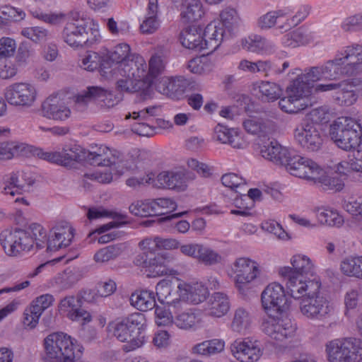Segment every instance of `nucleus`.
I'll use <instances>...</instances> for the list:
<instances>
[{
  "label": "nucleus",
  "instance_id": "nucleus-1",
  "mask_svg": "<svg viewBox=\"0 0 362 362\" xmlns=\"http://www.w3.org/2000/svg\"><path fill=\"white\" fill-rule=\"evenodd\" d=\"M362 74V44L352 43L339 49L332 59L310 69L313 80H339Z\"/></svg>",
  "mask_w": 362,
  "mask_h": 362
},
{
  "label": "nucleus",
  "instance_id": "nucleus-2",
  "mask_svg": "<svg viewBox=\"0 0 362 362\" xmlns=\"http://www.w3.org/2000/svg\"><path fill=\"white\" fill-rule=\"evenodd\" d=\"M321 282L313 281L304 287L292 288L291 296L300 299V313L308 319L322 321L329 317L332 310L329 301L321 291Z\"/></svg>",
  "mask_w": 362,
  "mask_h": 362
},
{
  "label": "nucleus",
  "instance_id": "nucleus-3",
  "mask_svg": "<svg viewBox=\"0 0 362 362\" xmlns=\"http://www.w3.org/2000/svg\"><path fill=\"white\" fill-rule=\"evenodd\" d=\"M292 267H284L279 269V274L286 281L288 292L292 288L304 287L313 281L321 282L317 275L314 264L306 255H296L291 259Z\"/></svg>",
  "mask_w": 362,
  "mask_h": 362
},
{
  "label": "nucleus",
  "instance_id": "nucleus-4",
  "mask_svg": "<svg viewBox=\"0 0 362 362\" xmlns=\"http://www.w3.org/2000/svg\"><path fill=\"white\" fill-rule=\"evenodd\" d=\"M62 38L71 47H90L98 43L100 35L93 20L81 18L66 23Z\"/></svg>",
  "mask_w": 362,
  "mask_h": 362
},
{
  "label": "nucleus",
  "instance_id": "nucleus-5",
  "mask_svg": "<svg viewBox=\"0 0 362 362\" xmlns=\"http://www.w3.org/2000/svg\"><path fill=\"white\" fill-rule=\"evenodd\" d=\"M331 139L341 149L352 151L361 143L362 129L358 122L350 117H339L330 125Z\"/></svg>",
  "mask_w": 362,
  "mask_h": 362
},
{
  "label": "nucleus",
  "instance_id": "nucleus-6",
  "mask_svg": "<svg viewBox=\"0 0 362 362\" xmlns=\"http://www.w3.org/2000/svg\"><path fill=\"white\" fill-rule=\"evenodd\" d=\"M329 362L362 361V340L356 337H345L332 340L326 344Z\"/></svg>",
  "mask_w": 362,
  "mask_h": 362
},
{
  "label": "nucleus",
  "instance_id": "nucleus-7",
  "mask_svg": "<svg viewBox=\"0 0 362 362\" xmlns=\"http://www.w3.org/2000/svg\"><path fill=\"white\" fill-rule=\"evenodd\" d=\"M0 243L9 256H16L21 251L34 248V240L25 229L18 228L6 229L0 234Z\"/></svg>",
  "mask_w": 362,
  "mask_h": 362
},
{
  "label": "nucleus",
  "instance_id": "nucleus-8",
  "mask_svg": "<svg viewBox=\"0 0 362 362\" xmlns=\"http://www.w3.org/2000/svg\"><path fill=\"white\" fill-rule=\"evenodd\" d=\"M262 306L267 315H282L289 308L284 288L279 283L266 286L261 294Z\"/></svg>",
  "mask_w": 362,
  "mask_h": 362
},
{
  "label": "nucleus",
  "instance_id": "nucleus-9",
  "mask_svg": "<svg viewBox=\"0 0 362 362\" xmlns=\"http://www.w3.org/2000/svg\"><path fill=\"white\" fill-rule=\"evenodd\" d=\"M90 101L102 110H110L118 105L120 99L112 91L100 86H88L76 98V104L83 107Z\"/></svg>",
  "mask_w": 362,
  "mask_h": 362
},
{
  "label": "nucleus",
  "instance_id": "nucleus-10",
  "mask_svg": "<svg viewBox=\"0 0 362 362\" xmlns=\"http://www.w3.org/2000/svg\"><path fill=\"white\" fill-rule=\"evenodd\" d=\"M261 329L272 339L281 342L293 335L296 327L289 318L273 315L262 319Z\"/></svg>",
  "mask_w": 362,
  "mask_h": 362
},
{
  "label": "nucleus",
  "instance_id": "nucleus-11",
  "mask_svg": "<svg viewBox=\"0 0 362 362\" xmlns=\"http://www.w3.org/2000/svg\"><path fill=\"white\" fill-rule=\"evenodd\" d=\"M296 142L310 152L320 150L323 139L315 124L304 120L296 126L293 132Z\"/></svg>",
  "mask_w": 362,
  "mask_h": 362
},
{
  "label": "nucleus",
  "instance_id": "nucleus-12",
  "mask_svg": "<svg viewBox=\"0 0 362 362\" xmlns=\"http://www.w3.org/2000/svg\"><path fill=\"white\" fill-rule=\"evenodd\" d=\"M231 269L235 274L236 287L240 291L261 274L259 263L246 257L237 258L233 263Z\"/></svg>",
  "mask_w": 362,
  "mask_h": 362
},
{
  "label": "nucleus",
  "instance_id": "nucleus-13",
  "mask_svg": "<svg viewBox=\"0 0 362 362\" xmlns=\"http://www.w3.org/2000/svg\"><path fill=\"white\" fill-rule=\"evenodd\" d=\"M277 155L276 165L285 166L286 170L293 176L301 178L305 175V169L308 168L307 162L310 159L297 154L294 151L289 150L277 142Z\"/></svg>",
  "mask_w": 362,
  "mask_h": 362
},
{
  "label": "nucleus",
  "instance_id": "nucleus-14",
  "mask_svg": "<svg viewBox=\"0 0 362 362\" xmlns=\"http://www.w3.org/2000/svg\"><path fill=\"white\" fill-rule=\"evenodd\" d=\"M37 90L28 83H15L6 88V101L15 107H31L36 100Z\"/></svg>",
  "mask_w": 362,
  "mask_h": 362
},
{
  "label": "nucleus",
  "instance_id": "nucleus-15",
  "mask_svg": "<svg viewBox=\"0 0 362 362\" xmlns=\"http://www.w3.org/2000/svg\"><path fill=\"white\" fill-rule=\"evenodd\" d=\"M74 236V229L66 221H60L50 230L47 240V250L49 252L59 250L70 245Z\"/></svg>",
  "mask_w": 362,
  "mask_h": 362
},
{
  "label": "nucleus",
  "instance_id": "nucleus-16",
  "mask_svg": "<svg viewBox=\"0 0 362 362\" xmlns=\"http://www.w3.org/2000/svg\"><path fill=\"white\" fill-rule=\"evenodd\" d=\"M233 356L241 362L257 361L262 354L259 342L250 338L236 339L230 344Z\"/></svg>",
  "mask_w": 362,
  "mask_h": 362
},
{
  "label": "nucleus",
  "instance_id": "nucleus-17",
  "mask_svg": "<svg viewBox=\"0 0 362 362\" xmlns=\"http://www.w3.org/2000/svg\"><path fill=\"white\" fill-rule=\"evenodd\" d=\"M192 179L190 173L184 169L163 171L157 175L156 185L158 187L184 191L187 189L188 181Z\"/></svg>",
  "mask_w": 362,
  "mask_h": 362
},
{
  "label": "nucleus",
  "instance_id": "nucleus-18",
  "mask_svg": "<svg viewBox=\"0 0 362 362\" xmlns=\"http://www.w3.org/2000/svg\"><path fill=\"white\" fill-rule=\"evenodd\" d=\"M107 328L119 341L127 342L122 348L126 352L134 351L144 344V337L135 336L122 320L110 323Z\"/></svg>",
  "mask_w": 362,
  "mask_h": 362
},
{
  "label": "nucleus",
  "instance_id": "nucleus-19",
  "mask_svg": "<svg viewBox=\"0 0 362 362\" xmlns=\"http://www.w3.org/2000/svg\"><path fill=\"white\" fill-rule=\"evenodd\" d=\"M308 168L305 169V175L301 178L313 181L315 183L321 184L324 189L341 190L344 183L338 177H329L325 175V172L313 160H308Z\"/></svg>",
  "mask_w": 362,
  "mask_h": 362
},
{
  "label": "nucleus",
  "instance_id": "nucleus-20",
  "mask_svg": "<svg viewBox=\"0 0 362 362\" xmlns=\"http://www.w3.org/2000/svg\"><path fill=\"white\" fill-rule=\"evenodd\" d=\"M122 154L116 150H110L108 147L100 146L95 151H86V162L93 165L114 166L117 168L122 161Z\"/></svg>",
  "mask_w": 362,
  "mask_h": 362
},
{
  "label": "nucleus",
  "instance_id": "nucleus-21",
  "mask_svg": "<svg viewBox=\"0 0 362 362\" xmlns=\"http://www.w3.org/2000/svg\"><path fill=\"white\" fill-rule=\"evenodd\" d=\"M116 85L117 89L119 92L137 93L143 100L150 98L153 94L151 81L148 78H146L144 80H136L134 78L125 77V78L119 79Z\"/></svg>",
  "mask_w": 362,
  "mask_h": 362
},
{
  "label": "nucleus",
  "instance_id": "nucleus-22",
  "mask_svg": "<svg viewBox=\"0 0 362 362\" xmlns=\"http://www.w3.org/2000/svg\"><path fill=\"white\" fill-rule=\"evenodd\" d=\"M310 69L305 70L304 73L298 74L297 77L291 81L286 88V93L290 94V98L298 99L300 102H305V98L312 92L313 83L316 80H313L309 76Z\"/></svg>",
  "mask_w": 362,
  "mask_h": 362
},
{
  "label": "nucleus",
  "instance_id": "nucleus-23",
  "mask_svg": "<svg viewBox=\"0 0 362 362\" xmlns=\"http://www.w3.org/2000/svg\"><path fill=\"white\" fill-rule=\"evenodd\" d=\"M44 117L56 121H64L70 117L71 110L66 103L57 96L47 98L42 104Z\"/></svg>",
  "mask_w": 362,
  "mask_h": 362
},
{
  "label": "nucleus",
  "instance_id": "nucleus-24",
  "mask_svg": "<svg viewBox=\"0 0 362 362\" xmlns=\"http://www.w3.org/2000/svg\"><path fill=\"white\" fill-rule=\"evenodd\" d=\"M337 90L333 95L335 103L340 106H350L357 100V95L353 90L342 87V83L319 84L315 88V92Z\"/></svg>",
  "mask_w": 362,
  "mask_h": 362
},
{
  "label": "nucleus",
  "instance_id": "nucleus-25",
  "mask_svg": "<svg viewBox=\"0 0 362 362\" xmlns=\"http://www.w3.org/2000/svg\"><path fill=\"white\" fill-rule=\"evenodd\" d=\"M59 310L73 321L90 322L91 320L90 313L81 307L79 300L73 296H66L62 299L59 304Z\"/></svg>",
  "mask_w": 362,
  "mask_h": 362
},
{
  "label": "nucleus",
  "instance_id": "nucleus-26",
  "mask_svg": "<svg viewBox=\"0 0 362 362\" xmlns=\"http://www.w3.org/2000/svg\"><path fill=\"white\" fill-rule=\"evenodd\" d=\"M5 187H4L3 192L5 194H10L14 196L16 194H21L24 192L29 191L30 186L33 185V181H27L25 178L23 172H11L6 174L3 177Z\"/></svg>",
  "mask_w": 362,
  "mask_h": 362
},
{
  "label": "nucleus",
  "instance_id": "nucleus-27",
  "mask_svg": "<svg viewBox=\"0 0 362 362\" xmlns=\"http://www.w3.org/2000/svg\"><path fill=\"white\" fill-rule=\"evenodd\" d=\"M203 35L205 41L204 45L211 52L216 50L224 38L231 36L228 35L223 25L220 22L216 21L209 23L205 28Z\"/></svg>",
  "mask_w": 362,
  "mask_h": 362
},
{
  "label": "nucleus",
  "instance_id": "nucleus-28",
  "mask_svg": "<svg viewBox=\"0 0 362 362\" xmlns=\"http://www.w3.org/2000/svg\"><path fill=\"white\" fill-rule=\"evenodd\" d=\"M214 138L222 144L230 145L233 148L242 149L247 146L246 141L239 132L233 128L218 124L214 128Z\"/></svg>",
  "mask_w": 362,
  "mask_h": 362
},
{
  "label": "nucleus",
  "instance_id": "nucleus-29",
  "mask_svg": "<svg viewBox=\"0 0 362 362\" xmlns=\"http://www.w3.org/2000/svg\"><path fill=\"white\" fill-rule=\"evenodd\" d=\"M147 65L144 59L134 54L119 69L121 75L136 80H144L146 77Z\"/></svg>",
  "mask_w": 362,
  "mask_h": 362
},
{
  "label": "nucleus",
  "instance_id": "nucleus-30",
  "mask_svg": "<svg viewBox=\"0 0 362 362\" xmlns=\"http://www.w3.org/2000/svg\"><path fill=\"white\" fill-rule=\"evenodd\" d=\"M229 308L230 302L227 295L215 292L206 302L204 310L210 316L221 317L228 313Z\"/></svg>",
  "mask_w": 362,
  "mask_h": 362
},
{
  "label": "nucleus",
  "instance_id": "nucleus-31",
  "mask_svg": "<svg viewBox=\"0 0 362 362\" xmlns=\"http://www.w3.org/2000/svg\"><path fill=\"white\" fill-rule=\"evenodd\" d=\"M180 40L183 47L187 49L200 52L206 49L204 45V35L194 26L184 29L180 35Z\"/></svg>",
  "mask_w": 362,
  "mask_h": 362
},
{
  "label": "nucleus",
  "instance_id": "nucleus-32",
  "mask_svg": "<svg viewBox=\"0 0 362 362\" xmlns=\"http://www.w3.org/2000/svg\"><path fill=\"white\" fill-rule=\"evenodd\" d=\"M224 347L225 342L223 339H212L193 345L190 351L194 355L210 357L222 352Z\"/></svg>",
  "mask_w": 362,
  "mask_h": 362
},
{
  "label": "nucleus",
  "instance_id": "nucleus-33",
  "mask_svg": "<svg viewBox=\"0 0 362 362\" xmlns=\"http://www.w3.org/2000/svg\"><path fill=\"white\" fill-rule=\"evenodd\" d=\"M180 11L181 18L185 23L197 21L204 13L202 4L199 0H182Z\"/></svg>",
  "mask_w": 362,
  "mask_h": 362
},
{
  "label": "nucleus",
  "instance_id": "nucleus-34",
  "mask_svg": "<svg viewBox=\"0 0 362 362\" xmlns=\"http://www.w3.org/2000/svg\"><path fill=\"white\" fill-rule=\"evenodd\" d=\"M142 250L154 251L156 250H175L180 247V243L175 238H164L159 236L148 238L140 242Z\"/></svg>",
  "mask_w": 362,
  "mask_h": 362
},
{
  "label": "nucleus",
  "instance_id": "nucleus-35",
  "mask_svg": "<svg viewBox=\"0 0 362 362\" xmlns=\"http://www.w3.org/2000/svg\"><path fill=\"white\" fill-rule=\"evenodd\" d=\"M183 300L193 304L203 302L209 292L206 287L200 283L194 284H182Z\"/></svg>",
  "mask_w": 362,
  "mask_h": 362
},
{
  "label": "nucleus",
  "instance_id": "nucleus-36",
  "mask_svg": "<svg viewBox=\"0 0 362 362\" xmlns=\"http://www.w3.org/2000/svg\"><path fill=\"white\" fill-rule=\"evenodd\" d=\"M129 300L131 305L141 311H147L156 307V299L153 291L144 290L133 293Z\"/></svg>",
  "mask_w": 362,
  "mask_h": 362
},
{
  "label": "nucleus",
  "instance_id": "nucleus-37",
  "mask_svg": "<svg viewBox=\"0 0 362 362\" xmlns=\"http://www.w3.org/2000/svg\"><path fill=\"white\" fill-rule=\"evenodd\" d=\"M25 18V13L21 8L6 4L0 6V25L20 22Z\"/></svg>",
  "mask_w": 362,
  "mask_h": 362
},
{
  "label": "nucleus",
  "instance_id": "nucleus-38",
  "mask_svg": "<svg viewBox=\"0 0 362 362\" xmlns=\"http://www.w3.org/2000/svg\"><path fill=\"white\" fill-rule=\"evenodd\" d=\"M64 166H69L74 162L86 161V150L78 145L66 146L62 150Z\"/></svg>",
  "mask_w": 362,
  "mask_h": 362
},
{
  "label": "nucleus",
  "instance_id": "nucleus-39",
  "mask_svg": "<svg viewBox=\"0 0 362 362\" xmlns=\"http://www.w3.org/2000/svg\"><path fill=\"white\" fill-rule=\"evenodd\" d=\"M316 217L322 224L339 227L344 223L343 217L332 209L317 208L315 210Z\"/></svg>",
  "mask_w": 362,
  "mask_h": 362
},
{
  "label": "nucleus",
  "instance_id": "nucleus-40",
  "mask_svg": "<svg viewBox=\"0 0 362 362\" xmlns=\"http://www.w3.org/2000/svg\"><path fill=\"white\" fill-rule=\"evenodd\" d=\"M340 269L346 276L362 279V256L345 258L341 262Z\"/></svg>",
  "mask_w": 362,
  "mask_h": 362
},
{
  "label": "nucleus",
  "instance_id": "nucleus-41",
  "mask_svg": "<svg viewBox=\"0 0 362 362\" xmlns=\"http://www.w3.org/2000/svg\"><path fill=\"white\" fill-rule=\"evenodd\" d=\"M252 318L250 313L243 308L235 310L231 329L238 333H244L251 325Z\"/></svg>",
  "mask_w": 362,
  "mask_h": 362
},
{
  "label": "nucleus",
  "instance_id": "nucleus-42",
  "mask_svg": "<svg viewBox=\"0 0 362 362\" xmlns=\"http://www.w3.org/2000/svg\"><path fill=\"white\" fill-rule=\"evenodd\" d=\"M259 92L262 100L273 102L279 99L282 95V89L276 83L270 81H261L258 85Z\"/></svg>",
  "mask_w": 362,
  "mask_h": 362
},
{
  "label": "nucleus",
  "instance_id": "nucleus-43",
  "mask_svg": "<svg viewBox=\"0 0 362 362\" xmlns=\"http://www.w3.org/2000/svg\"><path fill=\"white\" fill-rule=\"evenodd\" d=\"M123 244L110 245L99 250L94 255L96 262L104 263L115 259L123 252Z\"/></svg>",
  "mask_w": 362,
  "mask_h": 362
},
{
  "label": "nucleus",
  "instance_id": "nucleus-44",
  "mask_svg": "<svg viewBox=\"0 0 362 362\" xmlns=\"http://www.w3.org/2000/svg\"><path fill=\"white\" fill-rule=\"evenodd\" d=\"M282 40L285 46L296 47L308 44L310 41V37L306 33L305 30L300 27L284 35Z\"/></svg>",
  "mask_w": 362,
  "mask_h": 362
},
{
  "label": "nucleus",
  "instance_id": "nucleus-45",
  "mask_svg": "<svg viewBox=\"0 0 362 362\" xmlns=\"http://www.w3.org/2000/svg\"><path fill=\"white\" fill-rule=\"evenodd\" d=\"M130 47L128 44L121 43L116 45L108 53V58L113 63L119 65L120 68L134 54H131Z\"/></svg>",
  "mask_w": 362,
  "mask_h": 362
},
{
  "label": "nucleus",
  "instance_id": "nucleus-46",
  "mask_svg": "<svg viewBox=\"0 0 362 362\" xmlns=\"http://www.w3.org/2000/svg\"><path fill=\"white\" fill-rule=\"evenodd\" d=\"M288 14L285 9L270 11L260 16L257 20V26L261 30H269L275 26L279 18Z\"/></svg>",
  "mask_w": 362,
  "mask_h": 362
},
{
  "label": "nucleus",
  "instance_id": "nucleus-47",
  "mask_svg": "<svg viewBox=\"0 0 362 362\" xmlns=\"http://www.w3.org/2000/svg\"><path fill=\"white\" fill-rule=\"evenodd\" d=\"M341 166L350 171L358 172L362 177V146L358 147L352 151V153L349 155V160L343 161L340 163Z\"/></svg>",
  "mask_w": 362,
  "mask_h": 362
},
{
  "label": "nucleus",
  "instance_id": "nucleus-48",
  "mask_svg": "<svg viewBox=\"0 0 362 362\" xmlns=\"http://www.w3.org/2000/svg\"><path fill=\"white\" fill-rule=\"evenodd\" d=\"M243 47L252 52H258L268 47V41L266 38L258 35H250L242 40Z\"/></svg>",
  "mask_w": 362,
  "mask_h": 362
},
{
  "label": "nucleus",
  "instance_id": "nucleus-49",
  "mask_svg": "<svg viewBox=\"0 0 362 362\" xmlns=\"http://www.w3.org/2000/svg\"><path fill=\"white\" fill-rule=\"evenodd\" d=\"M122 320L128 325V327L135 336H142L141 332L146 327V318L144 314L134 313L122 319Z\"/></svg>",
  "mask_w": 362,
  "mask_h": 362
},
{
  "label": "nucleus",
  "instance_id": "nucleus-50",
  "mask_svg": "<svg viewBox=\"0 0 362 362\" xmlns=\"http://www.w3.org/2000/svg\"><path fill=\"white\" fill-rule=\"evenodd\" d=\"M279 105L282 110L288 113H297L309 105L306 103L299 101L298 99L290 98L288 93H286V96L279 100ZM311 105L310 104V105Z\"/></svg>",
  "mask_w": 362,
  "mask_h": 362
},
{
  "label": "nucleus",
  "instance_id": "nucleus-51",
  "mask_svg": "<svg viewBox=\"0 0 362 362\" xmlns=\"http://www.w3.org/2000/svg\"><path fill=\"white\" fill-rule=\"evenodd\" d=\"M197 322V315L191 309L179 313L174 320L176 326L182 329H189L194 327Z\"/></svg>",
  "mask_w": 362,
  "mask_h": 362
},
{
  "label": "nucleus",
  "instance_id": "nucleus-52",
  "mask_svg": "<svg viewBox=\"0 0 362 362\" xmlns=\"http://www.w3.org/2000/svg\"><path fill=\"white\" fill-rule=\"evenodd\" d=\"M155 206L152 204V200L137 201L132 203L129 207V211L137 216H155Z\"/></svg>",
  "mask_w": 362,
  "mask_h": 362
},
{
  "label": "nucleus",
  "instance_id": "nucleus-53",
  "mask_svg": "<svg viewBox=\"0 0 362 362\" xmlns=\"http://www.w3.org/2000/svg\"><path fill=\"white\" fill-rule=\"evenodd\" d=\"M74 339H73L71 336L68 335L66 333L62 332V336L59 337V341L63 344L65 343L64 345H59L60 352L64 353L66 354L65 361L64 362H74V359L76 357L79 356V354H75L74 349L76 348V345L74 344Z\"/></svg>",
  "mask_w": 362,
  "mask_h": 362
},
{
  "label": "nucleus",
  "instance_id": "nucleus-54",
  "mask_svg": "<svg viewBox=\"0 0 362 362\" xmlns=\"http://www.w3.org/2000/svg\"><path fill=\"white\" fill-rule=\"evenodd\" d=\"M74 339H73L71 336L68 335L66 333L62 332V336L59 337V341L63 344L65 343L64 345H59L60 352L64 353L66 354L65 361L64 362H74V359L76 357L79 356V354H75L74 349L76 348V345L74 344Z\"/></svg>",
  "mask_w": 362,
  "mask_h": 362
},
{
  "label": "nucleus",
  "instance_id": "nucleus-55",
  "mask_svg": "<svg viewBox=\"0 0 362 362\" xmlns=\"http://www.w3.org/2000/svg\"><path fill=\"white\" fill-rule=\"evenodd\" d=\"M29 235H31L34 240V247L37 249H41L45 247L47 233L44 228L38 223H32L27 229Z\"/></svg>",
  "mask_w": 362,
  "mask_h": 362
},
{
  "label": "nucleus",
  "instance_id": "nucleus-56",
  "mask_svg": "<svg viewBox=\"0 0 362 362\" xmlns=\"http://www.w3.org/2000/svg\"><path fill=\"white\" fill-rule=\"evenodd\" d=\"M21 34L35 43L47 40L49 36V31L40 26L24 28Z\"/></svg>",
  "mask_w": 362,
  "mask_h": 362
},
{
  "label": "nucleus",
  "instance_id": "nucleus-57",
  "mask_svg": "<svg viewBox=\"0 0 362 362\" xmlns=\"http://www.w3.org/2000/svg\"><path fill=\"white\" fill-rule=\"evenodd\" d=\"M197 259L205 265L211 266L220 263L222 257L216 251L202 245Z\"/></svg>",
  "mask_w": 362,
  "mask_h": 362
},
{
  "label": "nucleus",
  "instance_id": "nucleus-58",
  "mask_svg": "<svg viewBox=\"0 0 362 362\" xmlns=\"http://www.w3.org/2000/svg\"><path fill=\"white\" fill-rule=\"evenodd\" d=\"M165 69V63L161 56L153 55L148 62V71L146 77L151 81V85L154 78L160 75Z\"/></svg>",
  "mask_w": 362,
  "mask_h": 362
},
{
  "label": "nucleus",
  "instance_id": "nucleus-59",
  "mask_svg": "<svg viewBox=\"0 0 362 362\" xmlns=\"http://www.w3.org/2000/svg\"><path fill=\"white\" fill-rule=\"evenodd\" d=\"M161 262V269L163 276L171 275L175 276L178 274L177 270L175 269V266L177 263L176 257L169 252L160 253Z\"/></svg>",
  "mask_w": 362,
  "mask_h": 362
},
{
  "label": "nucleus",
  "instance_id": "nucleus-60",
  "mask_svg": "<svg viewBox=\"0 0 362 362\" xmlns=\"http://www.w3.org/2000/svg\"><path fill=\"white\" fill-rule=\"evenodd\" d=\"M10 133V132H8ZM8 134L5 137L8 136ZM0 137V139H3ZM20 146H26L23 144H20L16 141H1L0 142V159L1 158H11L19 151Z\"/></svg>",
  "mask_w": 362,
  "mask_h": 362
},
{
  "label": "nucleus",
  "instance_id": "nucleus-61",
  "mask_svg": "<svg viewBox=\"0 0 362 362\" xmlns=\"http://www.w3.org/2000/svg\"><path fill=\"white\" fill-rule=\"evenodd\" d=\"M152 204L155 206V216L167 214L177 208L175 202L169 198H158L152 200Z\"/></svg>",
  "mask_w": 362,
  "mask_h": 362
},
{
  "label": "nucleus",
  "instance_id": "nucleus-62",
  "mask_svg": "<svg viewBox=\"0 0 362 362\" xmlns=\"http://www.w3.org/2000/svg\"><path fill=\"white\" fill-rule=\"evenodd\" d=\"M236 14V11L230 8L224 9L220 14L221 21L219 22L226 29L229 35H231L233 28L237 23Z\"/></svg>",
  "mask_w": 362,
  "mask_h": 362
},
{
  "label": "nucleus",
  "instance_id": "nucleus-63",
  "mask_svg": "<svg viewBox=\"0 0 362 362\" xmlns=\"http://www.w3.org/2000/svg\"><path fill=\"white\" fill-rule=\"evenodd\" d=\"M34 55L35 51L31 45L28 42H23L18 49L16 61L18 65H25Z\"/></svg>",
  "mask_w": 362,
  "mask_h": 362
},
{
  "label": "nucleus",
  "instance_id": "nucleus-64",
  "mask_svg": "<svg viewBox=\"0 0 362 362\" xmlns=\"http://www.w3.org/2000/svg\"><path fill=\"white\" fill-rule=\"evenodd\" d=\"M100 64V55L97 52L89 51L82 58L80 66L85 70L93 71L99 67Z\"/></svg>",
  "mask_w": 362,
  "mask_h": 362
}]
</instances>
